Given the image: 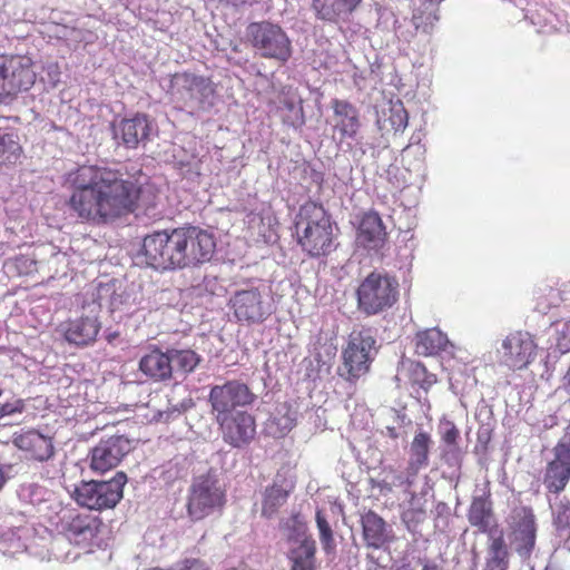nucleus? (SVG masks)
I'll return each instance as SVG.
<instances>
[{
	"label": "nucleus",
	"instance_id": "nucleus-23",
	"mask_svg": "<svg viewBox=\"0 0 570 570\" xmlns=\"http://www.w3.org/2000/svg\"><path fill=\"white\" fill-rule=\"evenodd\" d=\"M385 236V228L379 214L373 212L364 214L357 229V245L376 250L383 246Z\"/></svg>",
	"mask_w": 570,
	"mask_h": 570
},
{
	"label": "nucleus",
	"instance_id": "nucleus-27",
	"mask_svg": "<svg viewBox=\"0 0 570 570\" xmlns=\"http://www.w3.org/2000/svg\"><path fill=\"white\" fill-rule=\"evenodd\" d=\"M335 128L343 137L354 138L360 128L358 114L354 106L345 100L333 101Z\"/></svg>",
	"mask_w": 570,
	"mask_h": 570
},
{
	"label": "nucleus",
	"instance_id": "nucleus-28",
	"mask_svg": "<svg viewBox=\"0 0 570 570\" xmlns=\"http://www.w3.org/2000/svg\"><path fill=\"white\" fill-rule=\"evenodd\" d=\"M297 412L288 403L278 404L266 423V431L274 438H283L296 425Z\"/></svg>",
	"mask_w": 570,
	"mask_h": 570
},
{
	"label": "nucleus",
	"instance_id": "nucleus-17",
	"mask_svg": "<svg viewBox=\"0 0 570 570\" xmlns=\"http://www.w3.org/2000/svg\"><path fill=\"white\" fill-rule=\"evenodd\" d=\"M215 419L219 424L223 440L233 448L249 444L256 434L255 419L248 412L236 411Z\"/></svg>",
	"mask_w": 570,
	"mask_h": 570
},
{
	"label": "nucleus",
	"instance_id": "nucleus-21",
	"mask_svg": "<svg viewBox=\"0 0 570 570\" xmlns=\"http://www.w3.org/2000/svg\"><path fill=\"white\" fill-rule=\"evenodd\" d=\"M155 127L146 115L137 114L132 118L121 119L114 126V137L128 148H136L149 139Z\"/></svg>",
	"mask_w": 570,
	"mask_h": 570
},
{
	"label": "nucleus",
	"instance_id": "nucleus-26",
	"mask_svg": "<svg viewBox=\"0 0 570 570\" xmlns=\"http://www.w3.org/2000/svg\"><path fill=\"white\" fill-rule=\"evenodd\" d=\"M139 370L154 381H166L171 377L173 365L170 362L169 350L164 353L154 350L144 355L139 361Z\"/></svg>",
	"mask_w": 570,
	"mask_h": 570
},
{
	"label": "nucleus",
	"instance_id": "nucleus-46",
	"mask_svg": "<svg viewBox=\"0 0 570 570\" xmlns=\"http://www.w3.org/2000/svg\"><path fill=\"white\" fill-rule=\"evenodd\" d=\"M26 404L21 399H16L6 403H0V419L13 414H20L24 411Z\"/></svg>",
	"mask_w": 570,
	"mask_h": 570
},
{
	"label": "nucleus",
	"instance_id": "nucleus-34",
	"mask_svg": "<svg viewBox=\"0 0 570 570\" xmlns=\"http://www.w3.org/2000/svg\"><path fill=\"white\" fill-rule=\"evenodd\" d=\"M383 474L382 482L389 490L393 488H405V491L409 492V488L413 484L414 476L417 472L411 471V466L407 464L406 469L402 471L387 468L384 470Z\"/></svg>",
	"mask_w": 570,
	"mask_h": 570
},
{
	"label": "nucleus",
	"instance_id": "nucleus-20",
	"mask_svg": "<svg viewBox=\"0 0 570 570\" xmlns=\"http://www.w3.org/2000/svg\"><path fill=\"white\" fill-rule=\"evenodd\" d=\"M294 488L295 478L289 470L277 473L273 484L262 493L261 514L265 518L274 517L278 509L285 504Z\"/></svg>",
	"mask_w": 570,
	"mask_h": 570
},
{
	"label": "nucleus",
	"instance_id": "nucleus-40",
	"mask_svg": "<svg viewBox=\"0 0 570 570\" xmlns=\"http://www.w3.org/2000/svg\"><path fill=\"white\" fill-rule=\"evenodd\" d=\"M312 8L317 18L325 21H335L341 11L344 9H337L333 3H327L325 0H313Z\"/></svg>",
	"mask_w": 570,
	"mask_h": 570
},
{
	"label": "nucleus",
	"instance_id": "nucleus-18",
	"mask_svg": "<svg viewBox=\"0 0 570 570\" xmlns=\"http://www.w3.org/2000/svg\"><path fill=\"white\" fill-rule=\"evenodd\" d=\"M287 542L291 570H315L316 546L304 524L294 522L287 534Z\"/></svg>",
	"mask_w": 570,
	"mask_h": 570
},
{
	"label": "nucleus",
	"instance_id": "nucleus-13",
	"mask_svg": "<svg viewBox=\"0 0 570 570\" xmlns=\"http://www.w3.org/2000/svg\"><path fill=\"white\" fill-rule=\"evenodd\" d=\"M510 544L521 559H528L535 546L537 525L532 510L528 508L514 509L509 517Z\"/></svg>",
	"mask_w": 570,
	"mask_h": 570
},
{
	"label": "nucleus",
	"instance_id": "nucleus-1",
	"mask_svg": "<svg viewBox=\"0 0 570 570\" xmlns=\"http://www.w3.org/2000/svg\"><path fill=\"white\" fill-rule=\"evenodd\" d=\"M66 184L72 189L71 210L82 220L101 225L136 209L140 187L127 174L104 166H80L70 171Z\"/></svg>",
	"mask_w": 570,
	"mask_h": 570
},
{
	"label": "nucleus",
	"instance_id": "nucleus-52",
	"mask_svg": "<svg viewBox=\"0 0 570 570\" xmlns=\"http://www.w3.org/2000/svg\"><path fill=\"white\" fill-rule=\"evenodd\" d=\"M316 524L318 531L331 528L322 511L316 512Z\"/></svg>",
	"mask_w": 570,
	"mask_h": 570
},
{
	"label": "nucleus",
	"instance_id": "nucleus-48",
	"mask_svg": "<svg viewBox=\"0 0 570 570\" xmlns=\"http://www.w3.org/2000/svg\"><path fill=\"white\" fill-rule=\"evenodd\" d=\"M320 541L324 551L328 554L332 553L335 549V541L333 538V531L331 528L324 529L320 531Z\"/></svg>",
	"mask_w": 570,
	"mask_h": 570
},
{
	"label": "nucleus",
	"instance_id": "nucleus-15",
	"mask_svg": "<svg viewBox=\"0 0 570 570\" xmlns=\"http://www.w3.org/2000/svg\"><path fill=\"white\" fill-rule=\"evenodd\" d=\"M537 345L527 332L510 333L497 350L501 364L511 370L527 367L535 356Z\"/></svg>",
	"mask_w": 570,
	"mask_h": 570
},
{
	"label": "nucleus",
	"instance_id": "nucleus-25",
	"mask_svg": "<svg viewBox=\"0 0 570 570\" xmlns=\"http://www.w3.org/2000/svg\"><path fill=\"white\" fill-rule=\"evenodd\" d=\"M13 443L20 450L29 452L38 461L48 460L53 453L51 439L33 430L14 436Z\"/></svg>",
	"mask_w": 570,
	"mask_h": 570
},
{
	"label": "nucleus",
	"instance_id": "nucleus-19",
	"mask_svg": "<svg viewBox=\"0 0 570 570\" xmlns=\"http://www.w3.org/2000/svg\"><path fill=\"white\" fill-rule=\"evenodd\" d=\"M553 459L548 463L543 483L550 492L562 491L570 480V443L563 438L553 448Z\"/></svg>",
	"mask_w": 570,
	"mask_h": 570
},
{
	"label": "nucleus",
	"instance_id": "nucleus-7",
	"mask_svg": "<svg viewBox=\"0 0 570 570\" xmlns=\"http://www.w3.org/2000/svg\"><path fill=\"white\" fill-rule=\"evenodd\" d=\"M234 317L246 325L261 324L274 313V303L265 286L238 289L229 298Z\"/></svg>",
	"mask_w": 570,
	"mask_h": 570
},
{
	"label": "nucleus",
	"instance_id": "nucleus-31",
	"mask_svg": "<svg viewBox=\"0 0 570 570\" xmlns=\"http://www.w3.org/2000/svg\"><path fill=\"white\" fill-rule=\"evenodd\" d=\"M468 517L473 527H478L481 532L488 533V535L501 531L494 523L490 502L483 498L473 500Z\"/></svg>",
	"mask_w": 570,
	"mask_h": 570
},
{
	"label": "nucleus",
	"instance_id": "nucleus-54",
	"mask_svg": "<svg viewBox=\"0 0 570 570\" xmlns=\"http://www.w3.org/2000/svg\"><path fill=\"white\" fill-rule=\"evenodd\" d=\"M563 387L567 391V393L570 394V368L568 370L567 374L564 375Z\"/></svg>",
	"mask_w": 570,
	"mask_h": 570
},
{
	"label": "nucleus",
	"instance_id": "nucleus-2",
	"mask_svg": "<svg viewBox=\"0 0 570 570\" xmlns=\"http://www.w3.org/2000/svg\"><path fill=\"white\" fill-rule=\"evenodd\" d=\"M296 228L298 243L311 256L327 255L333 250V224L322 206L304 205Z\"/></svg>",
	"mask_w": 570,
	"mask_h": 570
},
{
	"label": "nucleus",
	"instance_id": "nucleus-3",
	"mask_svg": "<svg viewBox=\"0 0 570 570\" xmlns=\"http://www.w3.org/2000/svg\"><path fill=\"white\" fill-rule=\"evenodd\" d=\"M399 286L397 279L387 273H370L356 288L357 309L366 316L387 311L397 302Z\"/></svg>",
	"mask_w": 570,
	"mask_h": 570
},
{
	"label": "nucleus",
	"instance_id": "nucleus-5",
	"mask_svg": "<svg viewBox=\"0 0 570 570\" xmlns=\"http://www.w3.org/2000/svg\"><path fill=\"white\" fill-rule=\"evenodd\" d=\"M179 227L147 235L142 240L145 263L159 271L180 269Z\"/></svg>",
	"mask_w": 570,
	"mask_h": 570
},
{
	"label": "nucleus",
	"instance_id": "nucleus-14",
	"mask_svg": "<svg viewBox=\"0 0 570 570\" xmlns=\"http://www.w3.org/2000/svg\"><path fill=\"white\" fill-rule=\"evenodd\" d=\"M254 401L255 394L239 381L215 385L209 393V402L215 417L235 413L236 407L250 405Z\"/></svg>",
	"mask_w": 570,
	"mask_h": 570
},
{
	"label": "nucleus",
	"instance_id": "nucleus-45",
	"mask_svg": "<svg viewBox=\"0 0 570 570\" xmlns=\"http://www.w3.org/2000/svg\"><path fill=\"white\" fill-rule=\"evenodd\" d=\"M389 415L394 420L393 425H386L385 431H383L384 434L390 436L393 440H396L401 435V430L404 426V424L410 423V420H407L405 414H402L395 410H390Z\"/></svg>",
	"mask_w": 570,
	"mask_h": 570
},
{
	"label": "nucleus",
	"instance_id": "nucleus-9",
	"mask_svg": "<svg viewBox=\"0 0 570 570\" xmlns=\"http://www.w3.org/2000/svg\"><path fill=\"white\" fill-rule=\"evenodd\" d=\"M375 338L368 330L353 332L343 351V368L341 375L355 381L364 375L376 353Z\"/></svg>",
	"mask_w": 570,
	"mask_h": 570
},
{
	"label": "nucleus",
	"instance_id": "nucleus-36",
	"mask_svg": "<svg viewBox=\"0 0 570 570\" xmlns=\"http://www.w3.org/2000/svg\"><path fill=\"white\" fill-rule=\"evenodd\" d=\"M20 154L21 147L14 135H0V165L16 163Z\"/></svg>",
	"mask_w": 570,
	"mask_h": 570
},
{
	"label": "nucleus",
	"instance_id": "nucleus-35",
	"mask_svg": "<svg viewBox=\"0 0 570 570\" xmlns=\"http://www.w3.org/2000/svg\"><path fill=\"white\" fill-rule=\"evenodd\" d=\"M173 371L189 373L198 365L200 357L191 350H169Z\"/></svg>",
	"mask_w": 570,
	"mask_h": 570
},
{
	"label": "nucleus",
	"instance_id": "nucleus-12",
	"mask_svg": "<svg viewBox=\"0 0 570 570\" xmlns=\"http://www.w3.org/2000/svg\"><path fill=\"white\" fill-rule=\"evenodd\" d=\"M36 80L31 59L28 57H0V99L28 90Z\"/></svg>",
	"mask_w": 570,
	"mask_h": 570
},
{
	"label": "nucleus",
	"instance_id": "nucleus-55",
	"mask_svg": "<svg viewBox=\"0 0 570 570\" xmlns=\"http://www.w3.org/2000/svg\"><path fill=\"white\" fill-rule=\"evenodd\" d=\"M422 570H443V569L435 563L426 562L423 564Z\"/></svg>",
	"mask_w": 570,
	"mask_h": 570
},
{
	"label": "nucleus",
	"instance_id": "nucleus-16",
	"mask_svg": "<svg viewBox=\"0 0 570 570\" xmlns=\"http://www.w3.org/2000/svg\"><path fill=\"white\" fill-rule=\"evenodd\" d=\"M131 442L124 435H111L100 440L90 451V469L96 473H105L115 469L131 451Z\"/></svg>",
	"mask_w": 570,
	"mask_h": 570
},
{
	"label": "nucleus",
	"instance_id": "nucleus-47",
	"mask_svg": "<svg viewBox=\"0 0 570 570\" xmlns=\"http://www.w3.org/2000/svg\"><path fill=\"white\" fill-rule=\"evenodd\" d=\"M173 570H209V566L205 560L199 558H185L183 561L177 563Z\"/></svg>",
	"mask_w": 570,
	"mask_h": 570
},
{
	"label": "nucleus",
	"instance_id": "nucleus-50",
	"mask_svg": "<svg viewBox=\"0 0 570 570\" xmlns=\"http://www.w3.org/2000/svg\"><path fill=\"white\" fill-rule=\"evenodd\" d=\"M569 299V297H561L559 289L549 288L548 293V302L547 305L542 307V309L557 306L560 304V302Z\"/></svg>",
	"mask_w": 570,
	"mask_h": 570
},
{
	"label": "nucleus",
	"instance_id": "nucleus-33",
	"mask_svg": "<svg viewBox=\"0 0 570 570\" xmlns=\"http://www.w3.org/2000/svg\"><path fill=\"white\" fill-rule=\"evenodd\" d=\"M509 550L502 531L489 535V548L485 570H508Z\"/></svg>",
	"mask_w": 570,
	"mask_h": 570
},
{
	"label": "nucleus",
	"instance_id": "nucleus-4",
	"mask_svg": "<svg viewBox=\"0 0 570 570\" xmlns=\"http://www.w3.org/2000/svg\"><path fill=\"white\" fill-rule=\"evenodd\" d=\"M247 37L255 51L263 58L285 63L292 57V41L276 23L253 22L247 27Z\"/></svg>",
	"mask_w": 570,
	"mask_h": 570
},
{
	"label": "nucleus",
	"instance_id": "nucleus-10",
	"mask_svg": "<svg viewBox=\"0 0 570 570\" xmlns=\"http://www.w3.org/2000/svg\"><path fill=\"white\" fill-rule=\"evenodd\" d=\"M180 269L197 267L209 262L216 242L212 233L195 226L179 227Z\"/></svg>",
	"mask_w": 570,
	"mask_h": 570
},
{
	"label": "nucleus",
	"instance_id": "nucleus-56",
	"mask_svg": "<svg viewBox=\"0 0 570 570\" xmlns=\"http://www.w3.org/2000/svg\"><path fill=\"white\" fill-rule=\"evenodd\" d=\"M227 1L230 2L233 6H240V4L246 3L247 0H227Z\"/></svg>",
	"mask_w": 570,
	"mask_h": 570
},
{
	"label": "nucleus",
	"instance_id": "nucleus-8",
	"mask_svg": "<svg viewBox=\"0 0 570 570\" xmlns=\"http://www.w3.org/2000/svg\"><path fill=\"white\" fill-rule=\"evenodd\" d=\"M127 476L118 472L109 481L82 482L75 489V500L81 507L90 510H105L116 507L121 500Z\"/></svg>",
	"mask_w": 570,
	"mask_h": 570
},
{
	"label": "nucleus",
	"instance_id": "nucleus-41",
	"mask_svg": "<svg viewBox=\"0 0 570 570\" xmlns=\"http://www.w3.org/2000/svg\"><path fill=\"white\" fill-rule=\"evenodd\" d=\"M24 549V543L20 540L19 537H16V533L9 532L1 537L0 550L3 554L13 557L22 552Z\"/></svg>",
	"mask_w": 570,
	"mask_h": 570
},
{
	"label": "nucleus",
	"instance_id": "nucleus-29",
	"mask_svg": "<svg viewBox=\"0 0 570 570\" xmlns=\"http://www.w3.org/2000/svg\"><path fill=\"white\" fill-rule=\"evenodd\" d=\"M452 347L448 336L438 328H429L416 334L415 351L419 355L431 356Z\"/></svg>",
	"mask_w": 570,
	"mask_h": 570
},
{
	"label": "nucleus",
	"instance_id": "nucleus-39",
	"mask_svg": "<svg viewBox=\"0 0 570 570\" xmlns=\"http://www.w3.org/2000/svg\"><path fill=\"white\" fill-rule=\"evenodd\" d=\"M377 22L379 26L383 27L384 29L392 28L399 38H402L406 41H409L414 36V32L403 31L401 27L397 26L399 21L395 19L393 11L387 8L379 9Z\"/></svg>",
	"mask_w": 570,
	"mask_h": 570
},
{
	"label": "nucleus",
	"instance_id": "nucleus-30",
	"mask_svg": "<svg viewBox=\"0 0 570 570\" xmlns=\"http://www.w3.org/2000/svg\"><path fill=\"white\" fill-rule=\"evenodd\" d=\"M98 523L89 515H76L67 525L68 540L78 546L88 544L97 534Z\"/></svg>",
	"mask_w": 570,
	"mask_h": 570
},
{
	"label": "nucleus",
	"instance_id": "nucleus-49",
	"mask_svg": "<svg viewBox=\"0 0 570 570\" xmlns=\"http://www.w3.org/2000/svg\"><path fill=\"white\" fill-rule=\"evenodd\" d=\"M558 347L562 352L570 351V320L563 325L558 336Z\"/></svg>",
	"mask_w": 570,
	"mask_h": 570
},
{
	"label": "nucleus",
	"instance_id": "nucleus-22",
	"mask_svg": "<svg viewBox=\"0 0 570 570\" xmlns=\"http://www.w3.org/2000/svg\"><path fill=\"white\" fill-rule=\"evenodd\" d=\"M100 327L101 325L96 316H81L62 323L60 332L68 343L86 346L95 342Z\"/></svg>",
	"mask_w": 570,
	"mask_h": 570
},
{
	"label": "nucleus",
	"instance_id": "nucleus-24",
	"mask_svg": "<svg viewBox=\"0 0 570 570\" xmlns=\"http://www.w3.org/2000/svg\"><path fill=\"white\" fill-rule=\"evenodd\" d=\"M363 538L371 548L379 549L392 540L393 530L383 518L373 511L361 517Z\"/></svg>",
	"mask_w": 570,
	"mask_h": 570
},
{
	"label": "nucleus",
	"instance_id": "nucleus-37",
	"mask_svg": "<svg viewBox=\"0 0 570 570\" xmlns=\"http://www.w3.org/2000/svg\"><path fill=\"white\" fill-rule=\"evenodd\" d=\"M552 522L559 534L570 533V502L560 500L552 507Z\"/></svg>",
	"mask_w": 570,
	"mask_h": 570
},
{
	"label": "nucleus",
	"instance_id": "nucleus-6",
	"mask_svg": "<svg viewBox=\"0 0 570 570\" xmlns=\"http://www.w3.org/2000/svg\"><path fill=\"white\" fill-rule=\"evenodd\" d=\"M226 502L225 491L213 474L196 476L188 491L187 513L193 521L219 511Z\"/></svg>",
	"mask_w": 570,
	"mask_h": 570
},
{
	"label": "nucleus",
	"instance_id": "nucleus-44",
	"mask_svg": "<svg viewBox=\"0 0 570 570\" xmlns=\"http://www.w3.org/2000/svg\"><path fill=\"white\" fill-rule=\"evenodd\" d=\"M6 267L9 271L16 269L19 275H28L36 271V262L28 256L21 255L8 261Z\"/></svg>",
	"mask_w": 570,
	"mask_h": 570
},
{
	"label": "nucleus",
	"instance_id": "nucleus-43",
	"mask_svg": "<svg viewBox=\"0 0 570 570\" xmlns=\"http://www.w3.org/2000/svg\"><path fill=\"white\" fill-rule=\"evenodd\" d=\"M439 434L441 436L442 442H444L449 448L455 446L456 441L460 436V432L456 429L455 424L448 419H442L440 421Z\"/></svg>",
	"mask_w": 570,
	"mask_h": 570
},
{
	"label": "nucleus",
	"instance_id": "nucleus-51",
	"mask_svg": "<svg viewBox=\"0 0 570 570\" xmlns=\"http://www.w3.org/2000/svg\"><path fill=\"white\" fill-rule=\"evenodd\" d=\"M338 6L344 9V12H352L355 10L362 0H337Z\"/></svg>",
	"mask_w": 570,
	"mask_h": 570
},
{
	"label": "nucleus",
	"instance_id": "nucleus-42",
	"mask_svg": "<svg viewBox=\"0 0 570 570\" xmlns=\"http://www.w3.org/2000/svg\"><path fill=\"white\" fill-rule=\"evenodd\" d=\"M407 112L402 102L393 104L390 108L389 121L395 131H402L407 126Z\"/></svg>",
	"mask_w": 570,
	"mask_h": 570
},
{
	"label": "nucleus",
	"instance_id": "nucleus-53",
	"mask_svg": "<svg viewBox=\"0 0 570 570\" xmlns=\"http://www.w3.org/2000/svg\"><path fill=\"white\" fill-rule=\"evenodd\" d=\"M413 508L405 510L402 514V520L406 524L407 529H411V523L413 522Z\"/></svg>",
	"mask_w": 570,
	"mask_h": 570
},
{
	"label": "nucleus",
	"instance_id": "nucleus-38",
	"mask_svg": "<svg viewBox=\"0 0 570 570\" xmlns=\"http://www.w3.org/2000/svg\"><path fill=\"white\" fill-rule=\"evenodd\" d=\"M19 498L32 505H39L49 500L51 493L42 485L36 483L23 484L19 489Z\"/></svg>",
	"mask_w": 570,
	"mask_h": 570
},
{
	"label": "nucleus",
	"instance_id": "nucleus-11",
	"mask_svg": "<svg viewBox=\"0 0 570 570\" xmlns=\"http://www.w3.org/2000/svg\"><path fill=\"white\" fill-rule=\"evenodd\" d=\"M170 94L191 109H206L213 105L212 82L191 73H175L170 79Z\"/></svg>",
	"mask_w": 570,
	"mask_h": 570
},
{
	"label": "nucleus",
	"instance_id": "nucleus-32",
	"mask_svg": "<svg viewBox=\"0 0 570 570\" xmlns=\"http://www.w3.org/2000/svg\"><path fill=\"white\" fill-rule=\"evenodd\" d=\"M430 434L424 431L415 433L409 450V462L411 471L419 472L429 465V453L432 445Z\"/></svg>",
	"mask_w": 570,
	"mask_h": 570
}]
</instances>
